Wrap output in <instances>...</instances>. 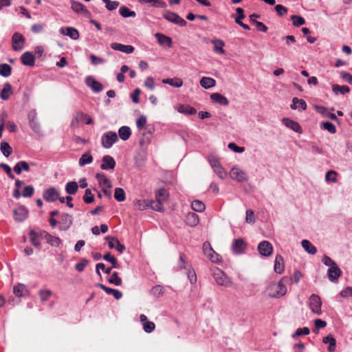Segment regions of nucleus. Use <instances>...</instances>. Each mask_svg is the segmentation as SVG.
<instances>
[{
  "label": "nucleus",
  "instance_id": "obj_56",
  "mask_svg": "<svg viewBox=\"0 0 352 352\" xmlns=\"http://www.w3.org/2000/svg\"><path fill=\"white\" fill-rule=\"evenodd\" d=\"M150 201L152 202L151 204H149V208H151L155 211L162 212L163 211V203L161 201H159L158 200H151Z\"/></svg>",
  "mask_w": 352,
  "mask_h": 352
},
{
  "label": "nucleus",
  "instance_id": "obj_5",
  "mask_svg": "<svg viewBox=\"0 0 352 352\" xmlns=\"http://www.w3.org/2000/svg\"><path fill=\"white\" fill-rule=\"evenodd\" d=\"M230 176L232 179L239 182H245L248 179L246 172L236 166L232 168L230 172Z\"/></svg>",
  "mask_w": 352,
  "mask_h": 352
},
{
  "label": "nucleus",
  "instance_id": "obj_10",
  "mask_svg": "<svg viewBox=\"0 0 352 352\" xmlns=\"http://www.w3.org/2000/svg\"><path fill=\"white\" fill-rule=\"evenodd\" d=\"M258 250L261 255L269 256L272 254L273 247L269 241H263L258 244Z\"/></svg>",
  "mask_w": 352,
  "mask_h": 352
},
{
  "label": "nucleus",
  "instance_id": "obj_23",
  "mask_svg": "<svg viewBox=\"0 0 352 352\" xmlns=\"http://www.w3.org/2000/svg\"><path fill=\"white\" fill-rule=\"evenodd\" d=\"M71 8L74 12L78 14H87L89 13L87 8L80 2L72 1H71Z\"/></svg>",
  "mask_w": 352,
  "mask_h": 352
},
{
  "label": "nucleus",
  "instance_id": "obj_3",
  "mask_svg": "<svg viewBox=\"0 0 352 352\" xmlns=\"http://www.w3.org/2000/svg\"><path fill=\"white\" fill-rule=\"evenodd\" d=\"M118 135L114 131L104 133L101 137L102 146L105 148H111L118 141Z\"/></svg>",
  "mask_w": 352,
  "mask_h": 352
},
{
  "label": "nucleus",
  "instance_id": "obj_46",
  "mask_svg": "<svg viewBox=\"0 0 352 352\" xmlns=\"http://www.w3.org/2000/svg\"><path fill=\"white\" fill-rule=\"evenodd\" d=\"M78 188L76 182H69L65 186V191L69 195H74Z\"/></svg>",
  "mask_w": 352,
  "mask_h": 352
},
{
  "label": "nucleus",
  "instance_id": "obj_52",
  "mask_svg": "<svg viewBox=\"0 0 352 352\" xmlns=\"http://www.w3.org/2000/svg\"><path fill=\"white\" fill-rule=\"evenodd\" d=\"M12 68L6 63L0 64V74L3 77H8L11 75Z\"/></svg>",
  "mask_w": 352,
  "mask_h": 352
},
{
  "label": "nucleus",
  "instance_id": "obj_58",
  "mask_svg": "<svg viewBox=\"0 0 352 352\" xmlns=\"http://www.w3.org/2000/svg\"><path fill=\"white\" fill-rule=\"evenodd\" d=\"M321 128L328 131L331 133H335L336 132V128L333 124L330 122H324L321 123Z\"/></svg>",
  "mask_w": 352,
  "mask_h": 352
},
{
  "label": "nucleus",
  "instance_id": "obj_41",
  "mask_svg": "<svg viewBox=\"0 0 352 352\" xmlns=\"http://www.w3.org/2000/svg\"><path fill=\"white\" fill-rule=\"evenodd\" d=\"M12 93V86L10 83H5L1 91L0 97L3 100H7Z\"/></svg>",
  "mask_w": 352,
  "mask_h": 352
},
{
  "label": "nucleus",
  "instance_id": "obj_28",
  "mask_svg": "<svg viewBox=\"0 0 352 352\" xmlns=\"http://www.w3.org/2000/svg\"><path fill=\"white\" fill-rule=\"evenodd\" d=\"M151 203L150 199H135L133 201V206L135 210H144L149 208V204Z\"/></svg>",
  "mask_w": 352,
  "mask_h": 352
},
{
  "label": "nucleus",
  "instance_id": "obj_62",
  "mask_svg": "<svg viewBox=\"0 0 352 352\" xmlns=\"http://www.w3.org/2000/svg\"><path fill=\"white\" fill-rule=\"evenodd\" d=\"M100 270H102L105 274H109L112 270V267L106 268L104 263H99L96 265V272L100 276Z\"/></svg>",
  "mask_w": 352,
  "mask_h": 352
},
{
  "label": "nucleus",
  "instance_id": "obj_43",
  "mask_svg": "<svg viewBox=\"0 0 352 352\" xmlns=\"http://www.w3.org/2000/svg\"><path fill=\"white\" fill-rule=\"evenodd\" d=\"M168 197V193L165 188H160L155 192V199L164 203Z\"/></svg>",
  "mask_w": 352,
  "mask_h": 352
},
{
  "label": "nucleus",
  "instance_id": "obj_38",
  "mask_svg": "<svg viewBox=\"0 0 352 352\" xmlns=\"http://www.w3.org/2000/svg\"><path fill=\"white\" fill-rule=\"evenodd\" d=\"M162 82L177 88L181 87L183 85V80L179 78L163 79Z\"/></svg>",
  "mask_w": 352,
  "mask_h": 352
},
{
  "label": "nucleus",
  "instance_id": "obj_34",
  "mask_svg": "<svg viewBox=\"0 0 352 352\" xmlns=\"http://www.w3.org/2000/svg\"><path fill=\"white\" fill-rule=\"evenodd\" d=\"M274 268V271L278 274H281L284 271V260L280 255H276Z\"/></svg>",
  "mask_w": 352,
  "mask_h": 352
},
{
  "label": "nucleus",
  "instance_id": "obj_60",
  "mask_svg": "<svg viewBox=\"0 0 352 352\" xmlns=\"http://www.w3.org/2000/svg\"><path fill=\"white\" fill-rule=\"evenodd\" d=\"M291 19L292 21V23L294 26L299 27L305 23V21L304 18L298 15H292L291 16Z\"/></svg>",
  "mask_w": 352,
  "mask_h": 352
},
{
  "label": "nucleus",
  "instance_id": "obj_24",
  "mask_svg": "<svg viewBox=\"0 0 352 352\" xmlns=\"http://www.w3.org/2000/svg\"><path fill=\"white\" fill-rule=\"evenodd\" d=\"M210 99L213 102L223 106H227L229 104L228 99L219 93H214L210 95Z\"/></svg>",
  "mask_w": 352,
  "mask_h": 352
},
{
  "label": "nucleus",
  "instance_id": "obj_8",
  "mask_svg": "<svg viewBox=\"0 0 352 352\" xmlns=\"http://www.w3.org/2000/svg\"><path fill=\"white\" fill-rule=\"evenodd\" d=\"M321 305L322 302L319 296L312 294L309 298V307L311 311L318 315L321 314Z\"/></svg>",
  "mask_w": 352,
  "mask_h": 352
},
{
  "label": "nucleus",
  "instance_id": "obj_2",
  "mask_svg": "<svg viewBox=\"0 0 352 352\" xmlns=\"http://www.w3.org/2000/svg\"><path fill=\"white\" fill-rule=\"evenodd\" d=\"M212 276L219 285L225 287H230L232 285L230 278L219 268L213 270Z\"/></svg>",
  "mask_w": 352,
  "mask_h": 352
},
{
  "label": "nucleus",
  "instance_id": "obj_32",
  "mask_svg": "<svg viewBox=\"0 0 352 352\" xmlns=\"http://www.w3.org/2000/svg\"><path fill=\"white\" fill-rule=\"evenodd\" d=\"M322 342L324 344H329L328 351L333 352L335 351L336 347V340L331 334H329L322 339Z\"/></svg>",
  "mask_w": 352,
  "mask_h": 352
},
{
  "label": "nucleus",
  "instance_id": "obj_40",
  "mask_svg": "<svg viewBox=\"0 0 352 352\" xmlns=\"http://www.w3.org/2000/svg\"><path fill=\"white\" fill-rule=\"evenodd\" d=\"M93 162V157L91 155L90 151L84 153L79 159V166L82 167L87 164H89Z\"/></svg>",
  "mask_w": 352,
  "mask_h": 352
},
{
  "label": "nucleus",
  "instance_id": "obj_30",
  "mask_svg": "<svg viewBox=\"0 0 352 352\" xmlns=\"http://www.w3.org/2000/svg\"><path fill=\"white\" fill-rule=\"evenodd\" d=\"M155 36L157 39V42L160 45H167L168 47L172 46L173 41L170 37L161 33H156Z\"/></svg>",
  "mask_w": 352,
  "mask_h": 352
},
{
  "label": "nucleus",
  "instance_id": "obj_49",
  "mask_svg": "<svg viewBox=\"0 0 352 352\" xmlns=\"http://www.w3.org/2000/svg\"><path fill=\"white\" fill-rule=\"evenodd\" d=\"M102 258L104 260L111 264L112 266L111 267H112V269L119 267L117 259L114 256H111L110 252H107L104 254Z\"/></svg>",
  "mask_w": 352,
  "mask_h": 352
},
{
  "label": "nucleus",
  "instance_id": "obj_50",
  "mask_svg": "<svg viewBox=\"0 0 352 352\" xmlns=\"http://www.w3.org/2000/svg\"><path fill=\"white\" fill-rule=\"evenodd\" d=\"M191 208L193 210L201 212L205 210L206 206L202 201L199 200H195L191 203Z\"/></svg>",
  "mask_w": 352,
  "mask_h": 352
},
{
  "label": "nucleus",
  "instance_id": "obj_39",
  "mask_svg": "<svg viewBox=\"0 0 352 352\" xmlns=\"http://www.w3.org/2000/svg\"><path fill=\"white\" fill-rule=\"evenodd\" d=\"M216 81L210 77H203L200 80V85L205 89H210L214 87Z\"/></svg>",
  "mask_w": 352,
  "mask_h": 352
},
{
  "label": "nucleus",
  "instance_id": "obj_53",
  "mask_svg": "<svg viewBox=\"0 0 352 352\" xmlns=\"http://www.w3.org/2000/svg\"><path fill=\"white\" fill-rule=\"evenodd\" d=\"M0 149L3 155L6 157H8L12 153V147L6 142H2L1 143Z\"/></svg>",
  "mask_w": 352,
  "mask_h": 352
},
{
  "label": "nucleus",
  "instance_id": "obj_31",
  "mask_svg": "<svg viewBox=\"0 0 352 352\" xmlns=\"http://www.w3.org/2000/svg\"><path fill=\"white\" fill-rule=\"evenodd\" d=\"M86 114L81 111L76 112L71 122L72 126H77L80 123L84 122Z\"/></svg>",
  "mask_w": 352,
  "mask_h": 352
},
{
  "label": "nucleus",
  "instance_id": "obj_48",
  "mask_svg": "<svg viewBox=\"0 0 352 352\" xmlns=\"http://www.w3.org/2000/svg\"><path fill=\"white\" fill-rule=\"evenodd\" d=\"M119 12L120 14L124 18L135 17L136 16V13L134 11L130 10V9L126 6L120 7Z\"/></svg>",
  "mask_w": 352,
  "mask_h": 352
},
{
  "label": "nucleus",
  "instance_id": "obj_9",
  "mask_svg": "<svg viewBox=\"0 0 352 352\" xmlns=\"http://www.w3.org/2000/svg\"><path fill=\"white\" fill-rule=\"evenodd\" d=\"M105 240L107 241L108 246L110 249H116L122 254L126 249L123 244H121L118 239L116 237L107 236Z\"/></svg>",
  "mask_w": 352,
  "mask_h": 352
},
{
  "label": "nucleus",
  "instance_id": "obj_47",
  "mask_svg": "<svg viewBox=\"0 0 352 352\" xmlns=\"http://www.w3.org/2000/svg\"><path fill=\"white\" fill-rule=\"evenodd\" d=\"M46 240L52 246L58 247L62 243V241L60 238L49 234L46 235Z\"/></svg>",
  "mask_w": 352,
  "mask_h": 352
},
{
  "label": "nucleus",
  "instance_id": "obj_22",
  "mask_svg": "<svg viewBox=\"0 0 352 352\" xmlns=\"http://www.w3.org/2000/svg\"><path fill=\"white\" fill-rule=\"evenodd\" d=\"M96 286L104 290L107 294L113 295L117 300H119L122 297V293L118 289L107 287L102 283H98Z\"/></svg>",
  "mask_w": 352,
  "mask_h": 352
},
{
  "label": "nucleus",
  "instance_id": "obj_55",
  "mask_svg": "<svg viewBox=\"0 0 352 352\" xmlns=\"http://www.w3.org/2000/svg\"><path fill=\"white\" fill-rule=\"evenodd\" d=\"M178 111L180 113H185L187 115H194L197 113V111L194 107H192L188 106V105L187 106H184V105L181 106L179 108Z\"/></svg>",
  "mask_w": 352,
  "mask_h": 352
},
{
  "label": "nucleus",
  "instance_id": "obj_51",
  "mask_svg": "<svg viewBox=\"0 0 352 352\" xmlns=\"http://www.w3.org/2000/svg\"><path fill=\"white\" fill-rule=\"evenodd\" d=\"M114 198L118 201H124L126 199V194L122 188H116L114 192Z\"/></svg>",
  "mask_w": 352,
  "mask_h": 352
},
{
  "label": "nucleus",
  "instance_id": "obj_61",
  "mask_svg": "<svg viewBox=\"0 0 352 352\" xmlns=\"http://www.w3.org/2000/svg\"><path fill=\"white\" fill-rule=\"evenodd\" d=\"M337 172L335 170H329L325 175V180L327 182L336 183L337 182Z\"/></svg>",
  "mask_w": 352,
  "mask_h": 352
},
{
  "label": "nucleus",
  "instance_id": "obj_36",
  "mask_svg": "<svg viewBox=\"0 0 352 352\" xmlns=\"http://www.w3.org/2000/svg\"><path fill=\"white\" fill-rule=\"evenodd\" d=\"M131 135V131L130 127L127 126H121L118 129V135L121 140L126 141L127 140Z\"/></svg>",
  "mask_w": 352,
  "mask_h": 352
},
{
  "label": "nucleus",
  "instance_id": "obj_27",
  "mask_svg": "<svg viewBox=\"0 0 352 352\" xmlns=\"http://www.w3.org/2000/svg\"><path fill=\"white\" fill-rule=\"evenodd\" d=\"M60 33L69 36L71 38L74 40H76L79 38V32L78 31L72 27H67V28H62L60 29Z\"/></svg>",
  "mask_w": 352,
  "mask_h": 352
},
{
  "label": "nucleus",
  "instance_id": "obj_12",
  "mask_svg": "<svg viewBox=\"0 0 352 352\" xmlns=\"http://www.w3.org/2000/svg\"><path fill=\"white\" fill-rule=\"evenodd\" d=\"M43 197L45 201L54 202L58 199L59 193L55 188L51 187L43 192Z\"/></svg>",
  "mask_w": 352,
  "mask_h": 352
},
{
  "label": "nucleus",
  "instance_id": "obj_25",
  "mask_svg": "<svg viewBox=\"0 0 352 352\" xmlns=\"http://www.w3.org/2000/svg\"><path fill=\"white\" fill-rule=\"evenodd\" d=\"M307 103L303 99H299L296 97L292 99V103L290 105L292 109H298L299 111H305L307 109Z\"/></svg>",
  "mask_w": 352,
  "mask_h": 352
},
{
  "label": "nucleus",
  "instance_id": "obj_35",
  "mask_svg": "<svg viewBox=\"0 0 352 352\" xmlns=\"http://www.w3.org/2000/svg\"><path fill=\"white\" fill-rule=\"evenodd\" d=\"M30 170L29 164L25 161H19L14 166V171L18 175L21 174L22 170L29 172Z\"/></svg>",
  "mask_w": 352,
  "mask_h": 352
},
{
  "label": "nucleus",
  "instance_id": "obj_6",
  "mask_svg": "<svg viewBox=\"0 0 352 352\" xmlns=\"http://www.w3.org/2000/svg\"><path fill=\"white\" fill-rule=\"evenodd\" d=\"M163 16L167 21L181 27H184L186 25V21L175 12L166 11Z\"/></svg>",
  "mask_w": 352,
  "mask_h": 352
},
{
  "label": "nucleus",
  "instance_id": "obj_11",
  "mask_svg": "<svg viewBox=\"0 0 352 352\" xmlns=\"http://www.w3.org/2000/svg\"><path fill=\"white\" fill-rule=\"evenodd\" d=\"M342 275V271L338 265L331 266L327 270V276L329 280L332 283H336L339 277Z\"/></svg>",
  "mask_w": 352,
  "mask_h": 352
},
{
  "label": "nucleus",
  "instance_id": "obj_15",
  "mask_svg": "<svg viewBox=\"0 0 352 352\" xmlns=\"http://www.w3.org/2000/svg\"><path fill=\"white\" fill-rule=\"evenodd\" d=\"M111 49L124 52L125 54H131L134 51V47L129 45H123L118 43H112L111 44Z\"/></svg>",
  "mask_w": 352,
  "mask_h": 352
},
{
  "label": "nucleus",
  "instance_id": "obj_63",
  "mask_svg": "<svg viewBox=\"0 0 352 352\" xmlns=\"http://www.w3.org/2000/svg\"><path fill=\"white\" fill-rule=\"evenodd\" d=\"M106 3V8L109 10H114L119 6L120 3L117 1L102 0Z\"/></svg>",
  "mask_w": 352,
  "mask_h": 352
},
{
  "label": "nucleus",
  "instance_id": "obj_19",
  "mask_svg": "<svg viewBox=\"0 0 352 352\" xmlns=\"http://www.w3.org/2000/svg\"><path fill=\"white\" fill-rule=\"evenodd\" d=\"M21 60L23 65L32 67L35 63V58L32 52H25L21 56Z\"/></svg>",
  "mask_w": 352,
  "mask_h": 352
},
{
  "label": "nucleus",
  "instance_id": "obj_17",
  "mask_svg": "<svg viewBox=\"0 0 352 352\" xmlns=\"http://www.w3.org/2000/svg\"><path fill=\"white\" fill-rule=\"evenodd\" d=\"M102 162L100 168L102 170L113 169L116 166V162L110 155H104L102 157Z\"/></svg>",
  "mask_w": 352,
  "mask_h": 352
},
{
  "label": "nucleus",
  "instance_id": "obj_14",
  "mask_svg": "<svg viewBox=\"0 0 352 352\" xmlns=\"http://www.w3.org/2000/svg\"><path fill=\"white\" fill-rule=\"evenodd\" d=\"M232 251L234 254H239L244 252L246 244L243 239H234L232 245Z\"/></svg>",
  "mask_w": 352,
  "mask_h": 352
},
{
  "label": "nucleus",
  "instance_id": "obj_20",
  "mask_svg": "<svg viewBox=\"0 0 352 352\" xmlns=\"http://www.w3.org/2000/svg\"><path fill=\"white\" fill-rule=\"evenodd\" d=\"M96 178L101 188H111L112 187L111 181L103 173H98L96 175Z\"/></svg>",
  "mask_w": 352,
  "mask_h": 352
},
{
  "label": "nucleus",
  "instance_id": "obj_45",
  "mask_svg": "<svg viewBox=\"0 0 352 352\" xmlns=\"http://www.w3.org/2000/svg\"><path fill=\"white\" fill-rule=\"evenodd\" d=\"M60 223L63 225L62 229L67 230L72 223V217L68 214L62 216Z\"/></svg>",
  "mask_w": 352,
  "mask_h": 352
},
{
  "label": "nucleus",
  "instance_id": "obj_59",
  "mask_svg": "<svg viewBox=\"0 0 352 352\" xmlns=\"http://www.w3.org/2000/svg\"><path fill=\"white\" fill-rule=\"evenodd\" d=\"M82 199L85 203L86 204H91L94 201V197L93 194L91 193V191L90 189L87 188L85 190V195L82 197Z\"/></svg>",
  "mask_w": 352,
  "mask_h": 352
},
{
  "label": "nucleus",
  "instance_id": "obj_13",
  "mask_svg": "<svg viewBox=\"0 0 352 352\" xmlns=\"http://www.w3.org/2000/svg\"><path fill=\"white\" fill-rule=\"evenodd\" d=\"M86 84L96 93L100 92L103 89V85L92 76H88L86 78Z\"/></svg>",
  "mask_w": 352,
  "mask_h": 352
},
{
  "label": "nucleus",
  "instance_id": "obj_37",
  "mask_svg": "<svg viewBox=\"0 0 352 352\" xmlns=\"http://www.w3.org/2000/svg\"><path fill=\"white\" fill-rule=\"evenodd\" d=\"M186 221L188 226L193 227V226H197L199 223V219L198 215L196 213L189 212L186 215Z\"/></svg>",
  "mask_w": 352,
  "mask_h": 352
},
{
  "label": "nucleus",
  "instance_id": "obj_1",
  "mask_svg": "<svg viewBox=\"0 0 352 352\" xmlns=\"http://www.w3.org/2000/svg\"><path fill=\"white\" fill-rule=\"evenodd\" d=\"M287 278H283L278 283H270L265 289V292L270 298H278L287 293L285 282Z\"/></svg>",
  "mask_w": 352,
  "mask_h": 352
},
{
  "label": "nucleus",
  "instance_id": "obj_33",
  "mask_svg": "<svg viewBox=\"0 0 352 352\" xmlns=\"http://www.w3.org/2000/svg\"><path fill=\"white\" fill-rule=\"evenodd\" d=\"M303 249L309 254L314 255L317 253L316 248L307 239H304L301 242Z\"/></svg>",
  "mask_w": 352,
  "mask_h": 352
},
{
  "label": "nucleus",
  "instance_id": "obj_44",
  "mask_svg": "<svg viewBox=\"0 0 352 352\" xmlns=\"http://www.w3.org/2000/svg\"><path fill=\"white\" fill-rule=\"evenodd\" d=\"M332 91L336 95L339 94L344 95L346 93H349L350 91V89L346 85L340 86L338 85H333L332 87Z\"/></svg>",
  "mask_w": 352,
  "mask_h": 352
},
{
  "label": "nucleus",
  "instance_id": "obj_42",
  "mask_svg": "<svg viewBox=\"0 0 352 352\" xmlns=\"http://www.w3.org/2000/svg\"><path fill=\"white\" fill-rule=\"evenodd\" d=\"M140 3H149L155 8H164L166 4L162 0H138Z\"/></svg>",
  "mask_w": 352,
  "mask_h": 352
},
{
  "label": "nucleus",
  "instance_id": "obj_4",
  "mask_svg": "<svg viewBox=\"0 0 352 352\" xmlns=\"http://www.w3.org/2000/svg\"><path fill=\"white\" fill-rule=\"evenodd\" d=\"M203 251L204 254L213 263H217L220 261V256L216 253L212 248L209 242L206 241L203 244Z\"/></svg>",
  "mask_w": 352,
  "mask_h": 352
},
{
  "label": "nucleus",
  "instance_id": "obj_18",
  "mask_svg": "<svg viewBox=\"0 0 352 352\" xmlns=\"http://www.w3.org/2000/svg\"><path fill=\"white\" fill-rule=\"evenodd\" d=\"M28 214V210L24 206H19L14 210V219L17 221L25 220Z\"/></svg>",
  "mask_w": 352,
  "mask_h": 352
},
{
  "label": "nucleus",
  "instance_id": "obj_7",
  "mask_svg": "<svg viewBox=\"0 0 352 352\" xmlns=\"http://www.w3.org/2000/svg\"><path fill=\"white\" fill-rule=\"evenodd\" d=\"M24 36L19 33L15 32L12 37V47L14 51H20L24 47L25 43Z\"/></svg>",
  "mask_w": 352,
  "mask_h": 352
},
{
  "label": "nucleus",
  "instance_id": "obj_64",
  "mask_svg": "<svg viewBox=\"0 0 352 352\" xmlns=\"http://www.w3.org/2000/svg\"><path fill=\"white\" fill-rule=\"evenodd\" d=\"M30 241H31L32 244L34 247L38 248L40 246V242L38 241V234L34 231H31L30 233Z\"/></svg>",
  "mask_w": 352,
  "mask_h": 352
},
{
  "label": "nucleus",
  "instance_id": "obj_21",
  "mask_svg": "<svg viewBox=\"0 0 352 352\" xmlns=\"http://www.w3.org/2000/svg\"><path fill=\"white\" fill-rule=\"evenodd\" d=\"M13 292L14 295L17 297H25L28 296L29 290L27 287L22 283H18L13 288Z\"/></svg>",
  "mask_w": 352,
  "mask_h": 352
},
{
  "label": "nucleus",
  "instance_id": "obj_16",
  "mask_svg": "<svg viewBox=\"0 0 352 352\" xmlns=\"http://www.w3.org/2000/svg\"><path fill=\"white\" fill-rule=\"evenodd\" d=\"M282 122L285 126L294 131L299 133H302L301 126L297 122L287 118H284L282 120Z\"/></svg>",
  "mask_w": 352,
  "mask_h": 352
},
{
  "label": "nucleus",
  "instance_id": "obj_57",
  "mask_svg": "<svg viewBox=\"0 0 352 352\" xmlns=\"http://www.w3.org/2000/svg\"><path fill=\"white\" fill-rule=\"evenodd\" d=\"M164 293V288L162 286L157 285L152 287L151 289V294L155 296V297H160L163 296Z\"/></svg>",
  "mask_w": 352,
  "mask_h": 352
},
{
  "label": "nucleus",
  "instance_id": "obj_54",
  "mask_svg": "<svg viewBox=\"0 0 352 352\" xmlns=\"http://www.w3.org/2000/svg\"><path fill=\"white\" fill-rule=\"evenodd\" d=\"M108 282L116 286H120L122 284V279L118 276V273L114 272L111 276L108 279Z\"/></svg>",
  "mask_w": 352,
  "mask_h": 352
},
{
  "label": "nucleus",
  "instance_id": "obj_26",
  "mask_svg": "<svg viewBox=\"0 0 352 352\" xmlns=\"http://www.w3.org/2000/svg\"><path fill=\"white\" fill-rule=\"evenodd\" d=\"M314 108L318 113L322 115L323 116L330 118L332 120H338V118H337V116H336V114L331 113L328 110L327 108H326L323 106H318V105L315 106Z\"/></svg>",
  "mask_w": 352,
  "mask_h": 352
},
{
  "label": "nucleus",
  "instance_id": "obj_29",
  "mask_svg": "<svg viewBox=\"0 0 352 352\" xmlns=\"http://www.w3.org/2000/svg\"><path fill=\"white\" fill-rule=\"evenodd\" d=\"M211 43L214 45L213 50L217 54H225L226 51L223 49L225 43L223 41L218 38L211 40Z\"/></svg>",
  "mask_w": 352,
  "mask_h": 352
}]
</instances>
